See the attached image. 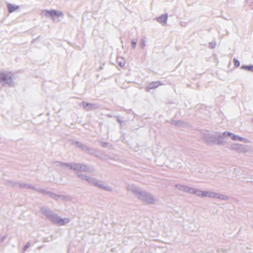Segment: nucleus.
I'll use <instances>...</instances> for the list:
<instances>
[{
    "label": "nucleus",
    "instance_id": "10",
    "mask_svg": "<svg viewBox=\"0 0 253 253\" xmlns=\"http://www.w3.org/2000/svg\"><path fill=\"white\" fill-rule=\"evenodd\" d=\"M132 43H133V47H135V45H136V42H132Z\"/></svg>",
    "mask_w": 253,
    "mask_h": 253
},
{
    "label": "nucleus",
    "instance_id": "6",
    "mask_svg": "<svg viewBox=\"0 0 253 253\" xmlns=\"http://www.w3.org/2000/svg\"><path fill=\"white\" fill-rule=\"evenodd\" d=\"M243 69L253 72V66H245L242 67Z\"/></svg>",
    "mask_w": 253,
    "mask_h": 253
},
{
    "label": "nucleus",
    "instance_id": "7",
    "mask_svg": "<svg viewBox=\"0 0 253 253\" xmlns=\"http://www.w3.org/2000/svg\"><path fill=\"white\" fill-rule=\"evenodd\" d=\"M234 63L235 66H236V67L239 66V65H240V62L238 60L234 59Z\"/></svg>",
    "mask_w": 253,
    "mask_h": 253
},
{
    "label": "nucleus",
    "instance_id": "4",
    "mask_svg": "<svg viewBox=\"0 0 253 253\" xmlns=\"http://www.w3.org/2000/svg\"><path fill=\"white\" fill-rule=\"evenodd\" d=\"M7 8H8V12L9 13H12L13 12L15 11L17 9H18L19 6L17 5H13L11 3H8L7 4Z\"/></svg>",
    "mask_w": 253,
    "mask_h": 253
},
{
    "label": "nucleus",
    "instance_id": "8",
    "mask_svg": "<svg viewBox=\"0 0 253 253\" xmlns=\"http://www.w3.org/2000/svg\"><path fill=\"white\" fill-rule=\"evenodd\" d=\"M232 138L233 139V140H236L237 138L239 139L240 140H241L242 139V138H240L236 135H233L232 137Z\"/></svg>",
    "mask_w": 253,
    "mask_h": 253
},
{
    "label": "nucleus",
    "instance_id": "9",
    "mask_svg": "<svg viewBox=\"0 0 253 253\" xmlns=\"http://www.w3.org/2000/svg\"><path fill=\"white\" fill-rule=\"evenodd\" d=\"M209 196L208 192H204L202 194V196H203V197H206V196Z\"/></svg>",
    "mask_w": 253,
    "mask_h": 253
},
{
    "label": "nucleus",
    "instance_id": "1",
    "mask_svg": "<svg viewBox=\"0 0 253 253\" xmlns=\"http://www.w3.org/2000/svg\"><path fill=\"white\" fill-rule=\"evenodd\" d=\"M43 14L46 16H50L54 20L56 19V18L59 17L60 16L62 15L61 12H58L56 10H44L43 12Z\"/></svg>",
    "mask_w": 253,
    "mask_h": 253
},
{
    "label": "nucleus",
    "instance_id": "3",
    "mask_svg": "<svg viewBox=\"0 0 253 253\" xmlns=\"http://www.w3.org/2000/svg\"><path fill=\"white\" fill-rule=\"evenodd\" d=\"M161 84L159 82H154L150 84L149 86L147 87V91H149L150 89H152L157 88Z\"/></svg>",
    "mask_w": 253,
    "mask_h": 253
},
{
    "label": "nucleus",
    "instance_id": "5",
    "mask_svg": "<svg viewBox=\"0 0 253 253\" xmlns=\"http://www.w3.org/2000/svg\"><path fill=\"white\" fill-rule=\"evenodd\" d=\"M168 19V16L166 15H162L160 16L158 19L157 20L159 22L162 24H165L167 22Z\"/></svg>",
    "mask_w": 253,
    "mask_h": 253
},
{
    "label": "nucleus",
    "instance_id": "2",
    "mask_svg": "<svg viewBox=\"0 0 253 253\" xmlns=\"http://www.w3.org/2000/svg\"><path fill=\"white\" fill-rule=\"evenodd\" d=\"M11 79L12 76L10 73H0V82H6Z\"/></svg>",
    "mask_w": 253,
    "mask_h": 253
}]
</instances>
